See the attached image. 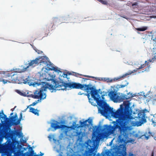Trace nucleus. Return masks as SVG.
<instances>
[{"label":"nucleus","mask_w":156,"mask_h":156,"mask_svg":"<svg viewBox=\"0 0 156 156\" xmlns=\"http://www.w3.org/2000/svg\"><path fill=\"white\" fill-rule=\"evenodd\" d=\"M62 88H59L58 90H66L68 87L70 89H80L91 94V96L95 100L97 105L101 108L99 111L101 113L105 116H108L110 115L115 119H118L115 121H113L112 123L113 125H106L104 126L102 133H98V134H94L92 140L94 142H99L104 136H109L113 134L115 129H118L120 134L118 136L119 143L122 144L125 142L131 134L130 132L131 128L128 126L129 120L133 119L128 104L121 105L120 108L115 112L113 108L110 107L107 103L101 99V95L98 91L93 87H90V84H82L75 82L65 83L62 81Z\"/></svg>","instance_id":"f257e3e1"},{"label":"nucleus","mask_w":156,"mask_h":156,"mask_svg":"<svg viewBox=\"0 0 156 156\" xmlns=\"http://www.w3.org/2000/svg\"><path fill=\"white\" fill-rule=\"evenodd\" d=\"M15 129L14 130L10 129V156H23V153L20 151L22 146L16 139L17 136L19 138L22 137L23 133Z\"/></svg>","instance_id":"f03ea898"},{"label":"nucleus","mask_w":156,"mask_h":156,"mask_svg":"<svg viewBox=\"0 0 156 156\" xmlns=\"http://www.w3.org/2000/svg\"><path fill=\"white\" fill-rule=\"evenodd\" d=\"M2 118V120H1V123L2 124H5L7 120V135L8 137L7 145V156H10V116L7 119L6 115L4 114L3 111L2 110V112H0V119Z\"/></svg>","instance_id":"7ed1b4c3"},{"label":"nucleus","mask_w":156,"mask_h":156,"mask_svg":"<svg viewBox=\"0 0 156 156\" xmlns=\"http://www.w3.org/2000/svg\"><path fill=\"white\" fill-rule=\"evenodd\" d=\"M36 84L38 86L41 85V87L35 90L34 94H31V97L34 99H40V100L45 98L46 95L44 92L45 91L44 90V88L43 86H42V83H36Z\"/></svg>","instance_id":"20e7f679"},{"label":"nucleus","mask_w":156,"mask_h":156,"mask_svg":"<svg viewBox=\"0 0 156 156\" xmlns=\"http://www.w3.org/2000/svg\"><path fill=\"white\" fill-rule=\"evenodd\" d=\"M10 83L21 84L29 83V80L27 78L24 79L20 75L16 74V72H13V71L12 70H10Z\"/></svg>","instance_id":"39448f33"},{"label":"nucleus","mask_w":156,"mask_h":156,"mask_svg":"<svg viewBox=\"0 0 156 156\" xmlns=\"http://www.w3.org/2000/svg\"><path fill=\"white\" fill-rule=\"evenodd\" d=\"M55 85L54 86L51 84H49L48 83L46 82H42L41 83L42 84V86L44 87V90L46 91L47 89L48 88L51 92H53L54 90H58L59 88H62V83L61 82L58 81H54Z\"/></svg>","instance_id":"423d86ee"},{"label":"nucleus","mask_w":156,"mask_h":156,"mask_svg":"<svg viewBox=\"0 0 156 156\" xmlns=\"http://www.w3.org/2000/svg\"><path fill=\"white\" fill-rule=\"evenodd\" d=\"M94 148H90L88 151H86L82 155H79V156H94ZM97 156H112L111 151L109 150L106 151L105 152H102L101 154L98 153Z\"/></svg>","instance_id":"0eeeda50"},{"label":"nucleus","mask_w":156,"mask_h":156,"mask_svg":"<svg viewBox=\"0 0 156 156\" xmlns=\"http://www.w3.org/2000/svg\"><path fill=\"white\" fill-rule=\"evenodd\" d=\"M22 118V112L20 113V116L19 119L16 112L11 113H10V126L12 125H17L20 124Z\"/></svg>","instance_id":"6e6552de"},{"label":"nucleus","mask_w":156,"mask_h":156,"mask_svg":"<svg viewBox=\"0 0 156 156\" xmlns=\"http://www.w3.org/2000/svg\"><path fill=\"white\" fill-rule=\"evenodd\" d=\"M54 122H52L51 123V127L53 128L55 130H56L57 129L61 128L63 129L66 128L65 129L64 132L65 134H66L68 132V129L69 128V127L64 125H59L58 124H60V122L56 121H54Z\"/></svg>","instance_id":"1a4fd4ad"},{"label":"nucleus","mask_w":156,"mask_h":156,"mask_svg":"<svg viewBox=\"0 0 156 156\" xmlns=\"http://www.w3.org/2000/svg\"><path fill=\"white\" fill-rule=\"evenodd\" d=\"M112 156H126V148H119L117 151L111 152ZM129 156H133V154H129Z\"/></svg>","instance_id":"9d476101"},{"label":"nucleus","mask_w":156,"mask_h":156,"mask_svg":"<svg viewBox=\"0 0 156 156\" xmlns=\"http://www.w3.org/2000/svg\"><path fill=\"white\" fill-rule=\"evenodd\" d=\"M39 61V59L38 58H37L34 60H31L30 61H28V63L25 64V65L26 66L25 70H27L29 67L33 68L38 65Z\"/></svg>","instance_id":"9b49d317"},{"label":"nucleus","mask_w":156,"mask_h":156,"mask_svg":"<svg viewBox=\"0 0 156 156\" xmlns=\"http://www.w3.org/2000/svg\"><path fill=\"white\" fill-rule=\"evenodd\" d=\"M146 114L144 111H140L138 114V116L139 120V126H140L144 123L146 122Z\"/></svg>","instance_id":"f8f14e48"},{"label":"nucleus","mask_w":156,"mask_h":156,"mask_svg":"<svg viewBox=\"0 0 156 156\" xmlns=\"http://www.w3.org/2000/svg\"><path fill=\"white\" fill-rule=\"evenodd\" d=\"M108 95L111 100L114 102H119L120 96L117 95L114 91H111L109 93Z\"/></svg>","instance_id":"ddd939ff"},{"label":"nucleus","mask_w":156,"mask_h":156,"mask_svg":"<svg viewBox=\"0 0 156 156\" xmlns=\"http://www.w3.org/2000/svg\"><path fill=\"white\" fill-rule=\"evenodd\" d=\"M149 60V62L145 61V63L141 65L138 68L136 69V70L134 71H137V70H139L140 69L144 68L145 69H143V71H142V72H148L149 71V68L150 67V65L149 64L150 60Z\"/></svg>","instance_id":"4468645a"},{"label":"nucleus","mask_w":156,"mask_h":156,"mask_svg":"<svg viewBox=\"0 0 156 156\" xmlns=\"http://www.w3.org/2000/svg\"><path fill=\"white\" fill-rule=\"evenodd\" d=\"M2 73H0V77H1V80L0 81H2L3 83L5 84L7 83L8 82H10V81L7 80L2 79L3 78H7L10 76L9 73H8L7 74L5 73V72L4 71L2 72Z\"/></svg>","instance_id":"2eb2a0df"},{"label":"nucleus","mask_w":156,"mask_h":156,"mask_svg":"<svg viewBox=\"0 0 156 156\" xmlns=\"http://www.w3.org/2000/svg\"><path fill=\"white\" fill-rule=\"evenodd\" d=\"M92 123V120H89V119L86 120L82 122L81 121H80V125L77 127H84L88 126L89 125L91 124Z\"/></svg>","instance_id":"dca6fc26"},{"label":"nucleus","mask_w":156,"mask_h":156,"mask_svg":"<svg viewBox=\"0 0 156 156\" xmlns=\"http://www.w3.org/2000/svg\"><path fill=\"white\" fill-rule=\"evenodd\" d=\"M131 96H128V95L126 94H123L120 96L119 98V102H121L123 101L124 100H127L131 98Z\"/></svg>","instance_id":"f3484780"},{"label":"nucleus","mask_w":156,"mask_h":156,"mask_svg":"<svg viewBox=\"0 0 156 156\" xmlns=\"http://www.w3.org/2000/svg\"><path fill=\"white\" fill-rule=\"evenodd\" d=\"M59 20L57 18H54L53 19L52 22L48 24L47 26V28L49 29L50 27L51 26V28H52L54 24L57 22L58 23Z\"/></svg>","instance_id":"a211bd4d"},{"label":"nucleus","mask_w":156,"mask_h":156,"mask_svg":"<svg viewBox=\"0 0 156 156\" xmlns=\"http://www.w3.org/2000/svg\"><path fill=\"white\" fill-rule=\"evenodd\" d=\"M76 136H78L77 139L78 140H81L84 136V134L81 131L79 132H77L76 133Z\"/></svg>","instance_id":"6ab92c4d"},{"label":"nucleus","mask_w":156,"mask_h":156,"mask_svg":"<svg viewBox=\"0 0 156 156\" xmlns=\"http://www.w3.org/2000/svg\"><path fill=\"white\" fill-rule=\"evenodd\" d=\"M30 112L33 113L37 116L39 115V111L32 107L30 108Z\"/></svg>","instance_id":"aec40b11"},{"label":"nucleus","mask_w":156,"mask_h":156,"mask_svg":"<svg viewBox=\"0 0 156 156\" xmlns=\"http://www.w3.org/2000/svg\"><path fill=\"white\" fill-rule=\"evenodd\" d=\"M27 70H25V67H23V69H21L20 68H18L12 70L13 71V72H16V74H17L18 73H21L23 72H24Z\"/></svg>","instance_id":"412c9836"},{"label":"nucleus","mask_w":156,"mask_h":156,"mask_svg":"<svg viewBox=\"0 0 156 156\" xmlns=\"http://www.w3.org/2000/svg\"><path fill=\"white\" fill-rule=\"evenodd\" d=\"M145 136V137L147 140L149 139V136H150V135H149L148 136H146L145 134H144L143 135L141 136V135H139V134L138 133L135 134L134 135L135 137L136 138H138V139H140V138H141L142 137V136Z\"/></svg>","instance_id":"4be33fe9"},{"label":"nucleus","mask_w":156,"mask_h":156,"mask_svg":"<svg viewBox=\"0 0 156 156\" xmlns=\"http://www.w3.org/2000/svg\"><path fill=\"white\" fill-rule=\"evenodd\" d=\"M48 70H54L56 72H60V71L57 68H56L54 66H51V67H48Z\"/></svg>","instance_id":"5701e85b"},{"label":"nucleus","mask_w":156,"mask_h":156,"mask_svg":"<svg viewBox=\"0 0 156 156\" xmlns=\"http://www.w3.org/2000/svg\"><path fill=\"white\" fill-rule=\"evenodd\" d=\"M147 27H143L141 28H136V30L139 31H143L146 30L147 29Z\"/></svg>","instance_id":"b1692460"},{"label":"nucleus","mask_w":156,"mask_h":156,"mask_svg":"<svg viewBox=\"0 0 156 156\" xmlns=\"http://www.w3.org/2000/svg\"><path fill=\"white\" fill-rule=\"evenodd\" d=\"M155 60H156V52L154 54V56L152 58V59L150 60V62H153Z\"/></svg>","instance_id":"393cba45"},{"label":"nucleus","mask_w":156,"mask_h":156,"mask_svg":"<svg viewBox=\"0 0 156 156\" xmlns=\"http://www.w3.org/2000/svg\"><path fill=\"white\" fill-rule=\"evenodd\" d=\"M98 1L104 5H107L108 3L106 0H98Z\"/></svg>","instance_id":"a878e982"},{"label":"nucleus","mask_w":156,"mask_h":156,"mask_svg":"<svg viewBox=\"0 0 156 156\" xmlns=\"http://www.w3.org/2000/svg\"><path fill=\"white\" fill-rule=\"evenodd\" d=\"M129 74L126 73V74H125L123 75L122 76H121L119 77L116 79V80H119V79H121L122 78H123V77L129 75Z\"/></svg>","instance_id":"bb28decb"},{"label":"nucleus","mask_w":156,"mask_h":156,"mask_svg":"<svg viewBox=\"0 0 156 156\" xmlns=\"http://www.w3.org/2000/svg\"><path fill=\"white\" fill-rule=\"evenodd\" d=\"M125 82H126L125 84L124 85H120V87H119L120 88H123L128 84V83L126 81H125Z\"/></svg>","instance_id":"cd10ccee"},{"label":"nucleus","mask_w":156,"mask_h":156,"mask_svg":"<svg viewBox=\"0 0 156 156\" xmlns=\"http://www.w3.org/2000/svg\"><path fill=\"white\" fill-rule=\"evenodd\" d=\"M83 76L86 77H89V78H94V79H97L96 78V77H94V76H87V75H83Z\"/></svg>","instance_id":"c85d7f7f"},{"label":"nucleus","mask_w":156,"mask_h":156,"mask_svg":"<svg viewBox=\"0 0 156 156\" xmlns=\"http://www.w3.org/2000/svg\"><path fill=\"white\" fill-rule=\"evenodd\" d=\"M88 79L85 78H83L81 80V82L82 83H84L87 80H88Z\"/></svg>","instance_id":"c756f323"},{"label":"nucleus","mask_w":156,"mask_h":156,"mask_svg":"<svg viewBox=\"0 0 156 156\" xmlns=\"http://www.w3.org/2000/svg\"><path fill=\"white\" fill-rule=\"evenodd\" d=\"M112 81L113 80H112L110 79L109 78H106V81L107 82H112Z\"/></svg>","instance_id":"7c9ffc66"},{"label":"nucleus","mask_w":156,"mask_h":156,"mask_svg":"<svg viewBox=\"0 0 156 156\" xmlns=\"http://www.w3.org/2000/svg\"><path fill=\"white\" fill-rule=\"evenodd\" d=\"M37 103V101H36L32 103V104L30 105L29 106H33L35 105Z\"/></svg>","instance_id":"2f4dec72"},{"label":"nucleus","mask_w":156,"mask_h":156,"mask_svg":"<svg viewBox=\"0 0 156 156\" xmlns=\"http://www.w3.org/2000/svg\"><path fill=\"white\" fill-rule=\"evenodd\" d=\"M127 95H128V96H131V98H132L133 97V96L132 95V93H127Z\"/></svg>","instance_id":"473e14b6"},{"label":"nucleus","mask_w":156,"mask_h":156,"mask_svg":"<svg viewBox=\"0 0 156 156\" xmlns=\"http://www.w3.org/2000/svg\"><path fill=\"white\" fill-rule=\"evenodd\" d=\"M36 51L37 52L38 54H41L42 53V51L39 50H37Z\"/></svg>","instance_id":"72a5a7b5"},{"label":"nucleus","mask_w":156,"mask_h":156,"mask_svg":"<svg viewBox=\"0 0 156 156\" xmlns=\"http://www.w3.org/2000/svg\"><path fill=\"white\" fill-rule=\"evenodd\" d=\"M63 77H64L66 78L67 79H68L67 77V73L66 74V73H63Z\"/></svg>","instance_id":"f704fd0d"},{"label":"nucleus","mask_w":156,"mask_h":156,"mask_svg":"<svg viewBox=\"0 0 156 156\" xmlns=\"http://www.w3.org/2000/svg\"><path fill=\"white\" fill-rule=\"evenodd\" d=\"M152 39L153 40V41L156 42V37L154 38V36H152Z\"/></svg>","instance_id":"c9c22d12"},{"label":"nucleus","mask_w":156,"mask_h":156,"mask_svg":"<svg viewBox=\"0 0 156 156\" xmlns=\"http://www.w3.org/2000/svg\"><path fill=\"white\" fill-rule=\"evenodd\" d=\"M138 5L137 3V2H135L132 4V6H133L134 5Z\"/></svg>","instance_id":"e433bc0d"},{"label":"nucleus","mask_w":156,"mask_h":156,"mask_svg":"<svg viewBox=\"0 0 156 156\" xmlns=\"http://www.w3.org/2000/svg\"><path fill=\"white\" fill-rule=\"evenodd\" d=\"M101 80L103 81H106V78H101Z\"/></svg>","instance_id":"4c0bfd02"},{"label":"nucleus","mask_w":156,"mask_h":156,"mask_svg":"<svg viewBox=\"0 0 156 156\" xmlns=\"http://www.w3.org/2000/svg\"><path fill=\"white\" fill-rule=\"evenodd\" d=\"M151 156H154V151H152L151 154Z\"/></svg>","instance_id":"58836bf2"},{"label":"nucleus","mask_w":156,"mask_h":156,"mask_svg":"<svg viewBox=\"0 0 156 156\" xmlns=\"http://www.w3.org/2000/svg\"><path fill=\"white\" fill-rule=\"evenodd\" d=\"M16 106H15L14 107V108L11 109L10 110H11L12 112H13V111H14V108H16Z\"/></svg>","instance_id":"ea45409f"},{"label":"nucleus","mask_w":156,"mask_h":156,"mask_svg":"<svg viewBox=\"0 0 156 156\" xmlns=\"http://www.w3.org/2000/svg\"><path fill=\"white\" fill-rule=\"evenodd\" d=\"M34 151H33V150H32L31 151V153L32 154H34Z\"/></svg>","instance_id":"a19ab883"},{"label":"nucleus","mask_w":156,"mask_h":156,"mask_svg":"<svg viewBox=\"0 0 156 156\" xmlns=\"http://www.w3.org/2000/svg\"><path fill=\"white\" fill-rule=\"evenodd\" d=\"M29 106H28L27 107V108L26 109H25V110H24L23 111V112H25V111H26V110H27V108L29 107Z\"/></svg>","instance_id":"79ce46f5"},{"label":"nucleus","mask_w":156,"mask_h":156,"mask_svg":"<svg viewBox=\"0 0 156 156\" xmlns=\"http://www.w3.org/2000/svg\"><path fill=\"white\" fill-rule=\"evenodd\" d=\"M74 73L75 74V75L76 76H77L78 74H77L76 73Z\"/></svg>","instance_id":"37998d69"},{"label":"nucleus","mask_w":156,"mask_h":156,"mask_svg":"<svg viewBox=\"0 0 156 156\" xmlns=\"http://www.w3.org/2000/svg\"><path fill=\"white\" fill-rule=\"evenodd\" d=\"M44 154V153H41V154H40V155H41V156H43Z\"/></svg>","instance_id":"c03bdc74"},{"label":"nucleus","mask_w":156,"mask_h":156,"mask_svg":"<svg viewBox=\"0 0 156 156\" xmlns=\"http://www.w3.org/2000/svg\"><path fill=\"white\" fill-rule=\"evenodd\" d=\"M154 140H156V136H154Z\"/></svg>","instance_id":"a18cd8bd"},{"label":"nucleus","mask_w":156,"mask_h":156,"mask_svg":"<svg viewBox=\"0 0 156 156\" xmlns=\"http://www.w3.org/2000/svg\"><path fill=\"white\" fill-rule=\"evenodd\" d=\"M23 140V143H26V140Z\"/></svg>","instance_id":"49530a36"},{"label":"nucleus","mask_w":156,"mask_h":156,"mask_svg":"<svg viewBox=\"0 0 156 156\" xmlns=\"http://www.w3.org/2000/svg\"><path fill=\"white\" fill-rule=\"evenodd\" d=\"M154 102H156V99H154Z\"/></svg>","instance_id":"de8ad7c7"},{"label":"nucleus","mask_w":156,"mask_h":156,"mask_svg":"<svg viewBox=\"0 0 156 156\" xmlns=\"http://www.w3.org/2000/svg\"><path fill=\"white\" fill-rule=\"evenodd\" d=\"M33 156H38V155H34Z\"/></svg>","instance_id":"09e8293b"},{"label":"nucleus","mask_w":156,"mask_h":156,"mask_svg":"<svg viewBox=\"0 0 156 156\" xmlns=\"http://www.w3.org/2000/svg\"><path fill=\"white\" fill-rule=\"evenodd\" d=\"M151 136H153L154 137V136H156H156H155L154 134V136H153L152 135H151Z\"/></svg>","instance_id":"8fccbe9b"},{"label":"nucleus","mask_w":156,"mask_h":156,"mask_svg":"<svg viewBox=\"0 0 156 156\" xmlns=\"http://www.w3.org/2000/svg\"><path fill=\"white\" fill-rule=\"evenodd\" d=\"M148 133H149V134H150L151 135V133H150V132H148Z\"/></svg>","instance_id":"3c124183"},{"label":"nucleus","mask_w":156,"mask_h":156,"mask_svg":"<svg viewBox=\"0 0 156 156\" xmlns=\"http://www.w3.org/2000/svg\"><path fill=\"white\" fill-rule=\"evenodd\" d=\"M153 123H155V122H154V121H153Z\"/></svg>","instance_id":"603ef678"},{"label":"nucleus","mask_w":156,"mask_h":156,"mask_svg":"<svg viewBox=\"0 0 156 156\" xmlns=\"http://www.w3.org/2000/svg\"><path fill=\"white\" fill-rule=\"evenodd\" d=\"M154 18H156V16L153 17Z\"/></svg>","instance_id":"864d4df0"},{"label":"nucleus","mask_w":156,"mask_h":156,"mask_svg":"<svg viewBox=\"0 0 156 156\" xmlns=\"http://www.w3.org/2000/svg\"><path fill=\"white\" fill-rule=\"evenodd\" d=\"M74 126V128H75L76 127V126H75V125H73Z\"/></svg>","instance_id":"5fc2aeb1"},{"label":"nucleus","mask_w":156,"mask_h":156,"mask_svg":"<svg viewBox=\"0 0 156 156\" xmlns=\"http://www.w3.org/2000/svg\"><path fill=\"white\" fill-rule=\"evenodd\" d=\"M122 17H123L124 18H126L125 17L123 16Z\"/></svg>","instance_id":"6e6d98bb"},{"label":"nucleus","mask_w":156,"mask_h":156,"mask_svg":"<svg viewBox=\"0 0 156 156\" xmlns=\"http://www.w3.org/2000/svg\"><path fill=\"white\" fill-rule=\"evenodd\" d=\"M35 84H34V83L33 84V85L34 86L35 85Z\"/></svg>","instance_id":"4d7b16f0"},{"label":"nucleus","mask_w":156,"mask_h":156,"mask_svg":"<svg viewBox=\"0 0 156 156\" xmlns=\"http://www.w3.org/2000/svg\"><path fill=\"white\" fill-rule=\"evenodd\" d=\"M30 148H31V149H32V148L31 147H30Z\"/></svg>","instance_id":"13d9d810"},{"label":"nucleus","mask_w":156,"mask_h":156,"mask_svg":"<svg viewBox=\"0 0 156 156\" xmlns=\"http://www.w3.org/2000/svg\"><path fill=\"white\" fill-rule=\"evenodd\" d=\"M1 80V79H0V81Z\"/></svg>","instance_id":"bf43d9fd"},{"label":"nucleus","mask_w":156,"mask_h":156,"mask_svg":"<svg viewBox=\"0 0 156 156\" xmlns=\"http://www.w3.org/2000/svg\"><path fill=\"white\" fill-rule=\"evenodd\" d=\"M38 156H41L40 155H39H39H38Z\"/></svg>","instance_id":"052dcab7"}]
</instances>
